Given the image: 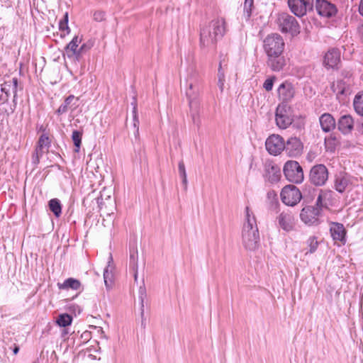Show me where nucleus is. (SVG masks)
I'll use <instances>...</instances> for the list:
<instances>
[{"mask_svg":"<svg viewBox=\"0 0 363 363\" xmlns=\"http://www.w3.org/2000/svg\"><path fill=\"white\" fill-rule=\"evenodd\" d=\"M109 265L107 266L104 270V279L106 286H108V282H111L113 279V273L111 270H109Z\"/></svg>","mask_w":363,"mask_h":363,"instance_id":"obj_40","label":"nucleus"},{"mask_svg":"<svg viewBox=\"0 0 363 363\" xmlns=\"http://www.w3.org/2000/svg\"><path fill=\"white\" fill-rule=\"evenodd\" d=\"M178 172H179V175L180 178L182 179V184L184 190L186 191L187 189V177H186L185 165L182 160L179 162Z\"/></svg>","mask_w":363,"mask_h":363,"instance_id":"obj_29","label":"nucleus"},{"mask_svg":"<svg viewBox=\"0 0 363 363\" xmlns=\"http://www.w3.org/2000/svg\"><path fill=\"white\" fill-rule=\"evenodd\" d=\"M44 147H40V145H38L36 149H35V152L38 155H40V157L43 156V155L44 154L45 151H44Z\"/></svg>","mask_w":363,"mask_h":363,"instance_id":"obj_44","label":"nucleus"},{"mask_svg":"<svg viewBox=\"0 0 363 363\" xmlns=\"http://www.w3.org/2000/svg\"><path fill=\"white\" fill-rule=\"evenodd\" d=\"M279 226L285 231L290 232L295 229L294 216L289 211H283L277 217Z\"/></svg>","mask_w":363,"mask_h":363,"instance_id":"obj_12","label":"nucleus"},{"mask_svg":"<svg viewBox=\"0 0 363 363\" xmlns=\"http://www.w3.org/2000/svg\"><path fill=\"white\" fill-rule=\"evenodd\" d=\"M303 145L301 140L296 137H291L285 143L284 150L291 157L300 156L303 152Z\"/></svg>","mask_w":363,"mask_h":363,"instance_id":"obj_10","label":"nucleus"},{"mask_svg":"<svg viewBox=\"0 0 363 363\" xmlns=\"http://www.w3.org/2000/svg\"><path fill=\"white\" fill-rule=\"evenodd\" d=\"M225 74L221 65L220 64L218 72V85L220 91L223 90L224 84H225Z\"/></svg>","mask_w":363,"mask_h":363,"instance_id":"obj_37","label":"nucleus"},{"mask_svg":"<svg viewBox=\"0 0 363 363\" xmlns=\"http://www.w3.org/2000/svg\"><path fill=\"white\" fill-rule=\"evenodd\" d=\"M285 43L278 33L268 35L263 41V49L267 55V65L273 72H279L286 64L283 52Z\"/></svg>","mask_w":363,"mask_h":363,"instance_id":"obj_1","label":"nucleus"},{"mask_svg":"<svg viewBox=\"0 0 363 363\" xmlns=\"http://www.w3.org/2000/svg\"><path fill=\"white\" fill-rule=\"evenodd\" d=\"M331 89L334 93L336 94L337 98L340 101L344 100L345 96H346L350 93L348 85L344 80L342 79L333 82L331 85Z\"/></svg>","mask_w":363,"mask_h":363,"instance_id":"obj_20","label":"nucleus"},{"mask_svg":"<svg viewBox=\"0 0 363 363\" xmlns=\"http://www.w3.org/2000/svg\"><path fill=\"white\" fill-rule=\"evenodd\" d=\"M328 179V171L323 164L313 166L310 172V180L315 186H323Z\"/></svg>","mask_w":363,"mask_h":363,"instance_id":"obj_7","label":"nucleus"},{"mask_svg":"<svg viewBox=\"0 0 363 363\" xmlns=\"http://www.w3.org/2000/svg\"><path fill=\"white\" fill-rule=\"evenodd\" d=\"M309 252L313 253L318 248V242L315 237H310L307 241Z\"/></svg>","mask_w":363,"mask_h":363,"instance_id":"obj_39","label":"nucleus"},{"mask_svg":"<svg viewBox=\"0 0 363 363\" xmlns=\"http://www.w3.org/2000/svg\"><path fill=\"white\" fill-rule=\"evenodd\" d=\"M327 194L321 191L316 201V206H306L303 208L300 213V218L306 224L311 225L315 223L320 215L321 208L324 206L323 199Z\"/></svg>","mask_w":363,"mask_h":363,"instance_id":"obj_3","label":"nucleus"},{"mask_svg":"<svg viewBox=\"0 0 363 363\" xmlns=\"http://www.w3.org/2000/svg\"><path fill=\"white\" fill-rule=\"evenodd\" d=\"M82 39L76 35L73 39L66 45L65 51L69 58L73 57V54L77 50L79 44L81 43Z\"/></svg>","mask_w":363,"mask_h":363,"instance_id":"obj_26","label":"nucleus"},{"mask_svg":"<svg viewBox=\"0 0 363 363\" xmlns=\"http://www.w3.org/2000/svg\"><path fill=\"white\" fill-rule=\"evenodd\" d=\"M353 105L357 113L363 116V94L355 96Z\"/></svg>","mask_w":363,"mask_h":363,"instance_id":"obj_30","label":"nucleus"},{"mask_svg":"<svg viewBox=\"0 0 363 363\" xmlns=\"http://www.w3.org/2000/svg\"><path fill=\"white\" fill-rule=\"evenodd\" d=\"M105 13L101 11H96L93 14V18L96 21L100 22L104 19Z\"/></svg>","mask_w":363,"mask_h":363,"instance_id":"obj_43","label":"nucleus"},{"mask_svg":"<svg viewBox=\"0 0 363 363\" xmlns=\"http://www.w3.org/2000/svg\"><path fill=\"white\" fill-rule=\"evenodd\" d=\"M78 100L79 99L75 97L74 95L68 96L57 108L56 113L58 115H62L69 111H71L72 112L74 111L78 106Z\"/></svg>","mask_w":363,"mask_h":363,"instance_id":"obj_19","label":"nucleus"},{"mask_svg":"<svg viewBox=\"0 0 363 363\" xmlns=\"http://www.w3.org/2000/svg\"><path fill=\"white\" fill-rule=\"evenodd\" d=\"M142 317V323H141V325L143 328H145V320L144 318V315L143 316H141Z\"/></svg>","mask_w":363,"mask_h":363,"instance_id":"obj_53","label":"nucleus"},{"mask_svg":"<svg viewBox=\"0 0 363 363\" xmlns=\"http://www.w3.org/2000/svg\"><path fill=\"white\" fill-rule=\"evenodd\" d=\"M82 132L74 130L72 135V139L74 145V152H79L82 144Z\"/></svg>","mask_w":363,"mask_h":363,"instance_id":"obj_31","label":"nucleus"},{"mask_svg":"<svg viewBox=\"0 0 363 363\" xmlns=\"http://www.w3.org/2000/svg\"><path fill=\"white\" fill-rule=\"evenodd\" d=\"M333 240L340 242L341 245L346 243V230L344 225L339 223H333L330 228Z\"/></svg>","mask_w":363,"mask_h":363,"instance_id":"obj_18","label":"nucleus"},{"mask_svg":"<svg viewBox=\"0 0 363 363\" xmlns=\"http://www.w3.org/2000/svg\"><path fill=\"white\" fill-rule=\"evenodd\" d=\"M130 266L134 271L135 280L138 278V251L133 247L130 250Z\"/></svg>","mask_w":363,"mask_h":363,"instance_id":"obj_27","label":"nucleus"},{"mask_svg":"<svg viewBox=\"0 0 363 363\" xmlns=\"http://www.w3.org/2000/svg\"><path fill=\"white\" fill-rule=\"evenodd\" d=\"M302 195L299 189L294 185L284 186L281 192V199L284 203L294 206L301 199Z\"/></svg>","mask_w":363,"mask_h":363,"instance_id":"obj_6","label":"nucleus"},{"mask_svg":"<svg viewBox=\"0 0 363 363\" xmlns=\"http://www.w3.org/2000/svg\"><path fill=\"white\" fill-rule=\"evenodd\" d=\"M276 123L277 126L281 129H286L292 123V119L285 113L281 110L279 107L277 108L276 111Z\"/></svg>","mask_w":363,"mask_h":363,"instance_id":"obj_24","label":"nucleus"},{"mask_svg":"<svg viewBox=\"0 0 363 363\" xmlns=\"http://www.w3.org/2000/svg\"><path fill=\"white\" fill-rule=\"evenodd\" d=\"M91 48V46L84 43L80 46L79 48H77V50L74 52L73 57H74L77 60H79L82 56L87 52Z\"/></svg>","mask_w":363,"mask_h":363,"instance_id":"obj_34","label":"nucleus"},{"mask_svg":"<svg viewBox=\"0 0 363 363\" xmlns=\"http://www.w3.org/2000/svg\"><path fill=\"white\" fill-rule=\"evenodd\" d=\"M283 171L286 178L291 182L299 184L303 180L302 167L296 161H287L284 166Z\"/></svg>","mask_w":363,"mask_h":363,"instance_id":"obj_4","label":"nucleus"},{"mask_svg":"<svg viewBox=\"0 0 363 363\" xmlns=\"http://www.w3.org/2000/svg\"><path fill=\"white\" fill-rule=\"evenodd\" d=\"M274 79L275 77H273L271 78H268L264 81L263 84V87L265 89L266 91H269L272 89Z\"/></svg>","mask_w":363,"mask_h":363,"instance_id":"obj_42","label":"nucleus"},{"mask_svg":"<svg viewBox=\"0 0 363 363\" xmlns=\"http://www.w3.org/2000/svg\"><path fill=\"white\" fill-rule=\"evenodd\" d=\"M340 62V52L337 49L329 50L324 56L323 64L327 68H337Z\"/></svg>","mask_w":363,"mask_h":363,"instance_id":"obj_16","label":"nucleus"},{"mask_svg":"<svg viewBox=\"0 0 363 363\" xmlns=\"http://www.w3.org/2000/svg\"><path fill=\"white\" fill-rule=\"evenodd\" d=\"M338 129L344 134L351 132L353 129V118L350 115L342 116L337 123Z\"/></svg>","mask_w":363,"mask_h":363,"instance_id":"obj_23","label":"nucleus"},{"mask_svg":"<svg viewBox=\"0 0 363 363\" xmlns=\"http://www.w3.org/2000/svg\"><path fill=\"white\" fill-rule=\"evenodd\" d=\"M57 286L62 290H80L82 284L81 282L74 278H68L64 281L63 283H58Z\"/></svg>","mask_w":363,"mask_h":363,"instance_id":"obj_25","label":"nucleus"},{"mask_svg":"<svg viewBox=\"0 0 363 363\" xmlns=\"http://www.w3.org/2000/svg\"><path fill=\"white\" fill-rule=\"evenodd\" d=\"M315 9L320 16L326 18L334 16L337 12L335 5L326 0H315Z\"/></svg>","mask_w":363,"mask_h":363,"instance_id":"obj_13","label":"nucleus"},{"mask_svg":"<svg viewBox=\"0 0 363 363\" xmlns=\"http://www.w3.org/2000/svg\"><path fill=\"white\" fill-rule=\"evenodd\" d=\"M266 149L270 155H278L285 148V142L279 135H272L266 140Z\"/></svg>","mask_w":363,"mask_h":363,"instance_id":"obj_9","label":"nucleus"},{"mask_svg":"<svg viewBox=\"0 0 363 363\" xmlns=\"http://www.w3.org/2000/svg\"><path fill=\"white\" fill-rule=\"evenodd\" d=\"M352 185V177L345 172H340L336 174L334 180V187L336 191L343 193Z\"/></svg>","mask_w":363,"mask_h":363,"instance_id":"obj_15","label":"nucleus"},{"mask_svg":"<svg viewBox=\"0 0 363 363\" xmlns=\"http://www.w3.org/2000/svg\"><path fill=\"white\" fill-rule=\"evenodd\" d=\"M277 24L282 33L296 34L299 32V26L296 18L286 13H282L277 18Z\"/></svg>","mask_w":363,"mask_h":363,"instance_id":"obj_5","label":"nucleus"},{"mask_svg":"<svg viewBox=\"0 0 363 363\" xmlns=\"http://www.w3.org/2000/svg\"><path fill=\"white\" fill-rule=\"evenodd\" d=\"M319 122L322 130L327 133L335 129L336 122L330 113H323L319 118Z\"/></svg>","mask_w":363,"mask_h":363,"instance_id":"obj_22","label":"nucleus"},{"mask_svg":"<svg viewBox=\"0 0 363 363\" xmlns=\"http://www.w3.org/2000/svg\"><path fill=\"white\" fill-rule=\"evenodd\" d=\"M334 142L335 141V138H328V139H325V145H326V147L328 149L330 150V151H333V147H328V145L330 142Z\"/></svg>","mask_w":363,"mask_h":363,"instance_id":"obj_48","label":"nucleus"},{"mask_svg":"<svg viewBox=\"0 0 363 363\" xmlns=\"http://www.w3.org/2000/svg\"><path fill=\"white\" fill-rule=\"evenodd\" d=\"M82 338H83L84 340H88L91 338V333L89 331H84L82 334Z\"/></svg>","mask_w":363,"mask_h":363,"instance_id":"obj_46","label":"nucleus"},{"mask_svg":"<svg viewBox=\"0 0 363 363\" xmlns=\"http://www.w3.org/2000/svg\"><path fill=\"white\" fill-rule=\"evenodd\" d=\"M38 145L48 149V147L50 145V141L48 136L46 134H43L40 135L38 140Z\"/></svg>","mask_w":363,"mask_h":363,"instance_id":"obj_38","label":"nucleus"},{"mask_svg":"<svg viewBox=\"0 0 363 363\" xmlns=\"http://www.w3.org/2000/svg\"><path fill=\"white\" fill-rule=\"evenodd\" d=\"M225 22L223 18H217L210 23L209 36L216 41L223 38L225 33Z\"/></svg>","mask_w":363,"mask_h":363,"instance_id":"obj_11","label":"nucleus"},{"mask_svg":"<svg viewBox=\"0 0 363 363\" xmlns=\"http://www.w3.org/2000/svg\"><path fill=\"white\" fill-rule=\"evenodd\" d=\"M253 4V0H245L244 2L243 12L247 20H248L252 15Z\"/></svg>","mask_w":363,"mask_h":363,"instance_id":"obj_33","label":"nucleus"},{"mask_svg":"<svg viewBox=\"0 0 363 363\" xmlns=\"http://www.w3.org/2000/svg\"><path fill=\"white\" fill-rule=\"evenodd\" d=\"M359 12L363 16V0H361L359 3Z\"/></svg>","mask_w":363,"mask_h":363,"instance_id":"obj_50","label":"nucleus"},{"mask_svg":"<svg viewBox=\"0 0 363 363\" xmlns=\"http://www.w3.org/2000/svg\"><path fill=\"white\" fill-rule=\"evenodd\" d=\"M59 28L61 31H67V34H68L70 31V29L68 26V13L66 12L64 15V18L60 20L59 23Z\"/></svg>","mask_w":363,"mask_h":363,"instance_id":"obj_36","label":"nucleus"},{"mask_svg":"<svg viewBox=\"0 0 363 363\" xmlns=\"http://www.w3.org/2000/svg\"><path fill=\"white\" fill-rule=\"evenodd\" d=\"M50 210L56 217H60L62 213V206L60 201L57 199H52L48 202Z\"/></svg>","mask_w":363,"mask_h":363,"instance_id":"obj_28","label":"nucleus"},{"mask_svg":"<svg viewBox=\"0 0 363 363\" xmlns=\"http://www.w3.org/2000/svg\"><path fill=\"white\" fill-rule=\"evenodd\" d=\"M146 298V291L144 287H140L139 291H138V300L140 301V313L141 316H143L144 315V301Z\"/></svg>","mask_w":363,"mask_h":363,"instance_id":"obj_35","label":"nucleus"},{"mask_svg":"<svg viewBox=\"0 0 363 363\" xmlns=\"http://www.w3.org/2000/svg\"><path fill=\"white\" fill-rule=\"evenodd\" d=\"M259 233L254 213L248 206L245 208V223L242 230V243L250 252L256 251L259 246Z\"/></svg>","mask_w":363,"mask_h":363,"instance_id":"obj_2","label":"nucleus"},{"mask_svg":"<svg viewBox=\"0 0 363 363\" xmlns=\"http://www.w3.org/2000/svg\"><path fill=\"white\" fill-rule=\"evenodd\" d=\"M41 157L40 155H38L35 152L33 154L32 160L33 163L34 164H38L40 162V158Z\"/></svg>","mask_w":363,"mask_h":363,"instance_id":"obj_45","label":"nucleus"},{"mask_svg":"<svg viewBox=\"0 0 363 363\" xmlns=\"http://www.w3.org/2000/svg\"><path fill=\"white\" fill-rule=\"evenodd\" d=\"M72 318L67 313H63L58 316L56 323L60 327H67L71 325Z\"/></svg>","mask_w":363,"mask_h":363,"instance_id":"obj_32","label":"nucleus"},{"mask_svg":"<svg viewBox=\"0 0 363 363\" xmlns=\"http://www.w3.org/2000/svg\"><path fill=\"white\" fill-rule=\"evenodd\" d=\"M19 351V347L18 346H15V347L13 348V354H16Z\"/></svg>","mask_w":363,"mask_h":363,"instance_id":"obj_52","label":"nucleus"},{"mask_svg":"<svg viewBox=\"0 0 363 363\" xmlns=\"http://www.w3.org/2000/svg\"><path fill=\"white\" fill-rule=\"evenodd\" d=\"M291 12L298 17L303 16L307 11L312 10V0H288Z\"/></svg>","mask_w":363,"mask_h":363,"instance_id":"obj_8","label":"nucleus"},{"mask_svg":"<svg viewBox=\"0 0 363 363\" xmlns=\"http://www.w3.org/2000/svg\"><path fill=\"white\" fill-rule=\"evenodd\" d=\"M358 33L361 40L363 41V23L359 26Z\"/></svg>","mask_w":363,"mask_h":363,"instance_id":"obj_47","label":"nucleus"},{"mask_svg":"<svg viewBox=\"0 0 363 363\" xmlns=\"http://www.w3.org/2000/svg\"><path fill=\"white\" fill-rule=\"evenodd\" d=\"M133 125L136 128V133L138 134V131H139V128H138L139 119H138V114H137V106H136L135 103L133 106Z\"/></svg>","mask_w":363,"mask_h":363,"instance_id":"obj_41","label":"nucleus"},{"mask_svg":"<svg viewBox=\"0 0 363 363\" xmlns=\"http://www.w3.org/2000/svg\"><path fill=\"white\" fill-rule=\"evenodd\" d=\"M264 172L265 179L272 184L278 182L281 178L280 167L272 162L265 164Z\"/></svg>","mask_w":363,"mask_h":363,"instance_id":"obj_14","label":"nucleus"},{"mask_svg":"<svg viewBox=\"0 0 363 363\" xmlns=\"http://www.w3.org/2000/svg\"><path fill=\"white\" fill-rule=\"evenodd\" d=\"M18 84V79L16 77H13L11 80L6 81L1 85V90L6 94V100L8 99L11 91H12L13 94V101H15L17 96Z\"/></svg>","mask_w":363,"mask_h":363,"instance_id":"obj_21","label":"nucleus"},{"mask_svg":"<svg viewBox=\"0 0 363 363\" xmlns=\"http://www.w3.org/2000/svg\"><path fill=\"white\" fill-rule=\"evenodd\" d=\"M189 106H190V108H191V111L193 112L194 106H196V103L194 101H190Z\"/></svg>","mask_w":363,"mask_h":363,"instance_id":"obj_51","label":"nucleus"},{"mask_svg":"<svg viewBox=\"0 0 363 363\" xmlns=\"http://www.w3.org/2000/svg\"><path fill=\"white\" fill-rule=\"evenodd\" d=\"M294 88L291 83L285 82L279 85L278 88V96L279 99L283 102L290 101L294 97Z\"/></svg>","mask_w":363,"mask_h":363,"instance_id":"obj_17","label":"nucleus"},{"mask_svg":"<svg viewBox=\"0 0 363 363\" xmlns=\"http://www.w3.org/2000/svg\"><path fill=\"white\" fill-rule=\"evenodd\" d=\"M192 119L194 123H199L200 122L198 116L195 113H192Z\"/></svg>","mask_w":363,"mask_h":363,"instance_id":"obj_49","label":"nucleus"}]
</instances>
